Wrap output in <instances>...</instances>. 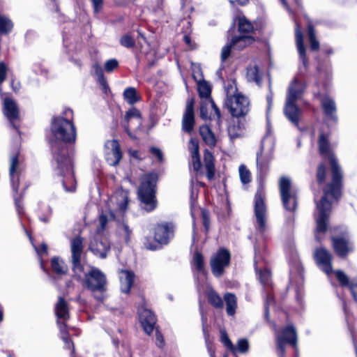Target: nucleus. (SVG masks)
Listing matches in <instances>:
<instances>
[{"label":"nucleus","instance_id":"1","mask_svg":"<svg viewBox=\"0 0 357 357\" xmlns=\"http://www.w3.org/2000/svg\"><path fill=\"white\" fill-rule=\"evenodd\" d=\"M73 120V112L70 108L65 109L61 115L53 117L52 135L49 139L53 174L59 178L66 192H74L77 187L73 160L67 146V144L75 142L76 139V129Z\"/></svg>","mask_w":357,"mask_h":357},{"label":"nucleus","instance_id":"2","mask_svg":"<svg viewBox=\"0 0 357 357\" xmlns=\"http://www.w3.org/2000/svg\"><path fill=\"white\" fill-rule=\"evenodd\" d=\"M320 154L328 160L333 174V181L324 190V196L319 203H317V231L324 233L327 229L328 219L331 208V202L329 198L337 200L341 195L342 174L336 158L334 156L326 136L321 134L319 139Z\"/></svg>","mask_w":357,"mask_h":357},{"label":"nucleus","instance_id":"3","mask_svg":"<svg viewBox=\"0 0 357 357\" xmlns=\"http://www.w3.org/2000/svg\"><path fill=\"white\" fill-rule=\"evenodd\" d=\"M296 43L299 54L300 59L302 61L303 67H300L299 73L291 81L287 93V98L294 100L301 99L305 91L306 83L303 77V70L307 68V59L305 56V48L303 44V33L301 27L296 24L295 29Z\"/></svg>","mask_w":357,"mask_h":357},{"label":"nucleus","instance_id":"4","mask_svg":"<svg viewBox=\"0 0 357 357\" xmlns=\"http://www.w3.org/2000/svg\"><path fill=\"white\" fill-rule=\"evenodd\" d=\"M157 178L155 174H145L142 177V183L138 190V197L141 202V206L147 212L153 211L157 206V200L155 195Z\"/></svg>","mask_w":357,"mask_h":357},{"label":"nucleus","instance_id":"5","mask_svg":"<svg viewBox=\"0 0 357 357\" xmlns=\"http://www.w3.org/2000/svg\"><path fill=\"white\" fill-rule=\"evenodd\" d=\"M71 262L73 271L77 279L82 282L84 288L89 289V273L84 271L82 264V255L83 251V241L80 237H76L71 240Z\"/></svg>","mask_w":357,"mask_h":357},{"label":"nucleus","instance_id":"6","mask_svg":"<svg viewBox=\"0 0 357 357\" xmlns=\"http://www.w3.org/2000/svg\"><path fill=\"white\" fill-rule=\"evenodd\" d=\"M199 96L203 99L200 106V116L203 119L217 118L219 123L221 118L220 109L211 98V87L205 80L199 81L197 84Z\"/></svg>","mask_w":357,"mask_h":357},{"label":"nucleus","instance_id":"7","mask_svg":"<svg viewBox=\"0 0 357 357\" xmlns=\"http://www.w3.org/2000/svg\"><path fill=\"white\" fill-rule=\"evenodd\" d=\"M225 105L233 116L239 117L248 112L250 101L245 96L238 91L236 86H231L227 91Z\"/></svg>","mask_w":357,"mask_h":357},{"label":"nucleus","instance_id":"8","mask_svg":"<svg viewBox=\"0 0 357 357\" xmlns=\"http://www.w3.org/2000/svg\"><path fill=\"white\" fill-rule=\"evenodd\" d=\"M55 314L56 322L60 330L61 337L65 343V348L71 350V357L74 355V344L68 337L66 321L69 319V310L68 303L62 297H59L55 305Z\"/></svg>","mask_w":357,"mask_h":357},{"label":"nucleus","instance_id":"9","mask_svg":"<svg viewBox=\"0 0 357 357\" xmlns=\"http://www.w3.org/2000/svg\"><path fill=\"white\" fill-rule=\"evenodd\" d=\"M279 189L284 208L290 212L294 211L298 205L297 190L292 185L291 180L282 176L279 181Z\"/></svg>","mask_w":357,"mask_h":357},{"label":"nucleus","instance_id":"10","mask_svg":"<svg viewBox=\"0 0 357 357\" xmlns=\"http://www.w3.org/2000/svg\"><path fill=\"white\" fill-rule=\"evenodd\" d=\"M102 302L107 297V280L98 268L91 267V297Z\"/></svg>","mask_w":357,"mask_h":357},{"label":"nucleus","instance_id":"11","mask_svg":"<svg viewBox=\"0 0 357 357\" xmlns=\"http://www.w3.org/2000/svg\"><path fill=\"white\" fill-rule=\"evenodd\" d=\"M255 228L264 233L267 228V209L264 202V193L262 190H259L255 197Z\"/></svg>","mask_w":357,"mask_h":357},{"label":"nucleus","instance_id":"12","mask_svg":"<svg viewBox=\"0 0 357 357\" xmlns=\"http://www.w3.org/2000/svg\"><path fill=\"white\" fill-rule=\"evenodd\" d=\"M3 113L6 119L8 121L10 127L15 129L17 133L18 137L20 138V110L16 102L10 97H3Z\"/></svg>","mask_w":357,"mask_h":357},{"label":"nucleus","instance_id":"13","mask_svg":"<svg viewBox=\"0 0 357 357\" xmlns=\"http://www.w3.org/2000/svg\"><path fill=\"white\" fill-rule=\"evenodd\" d=\"M276 340L279 357H284V345L287 343L293 346L297 355V335L296 328L293 326H288L281 331L278 332ZM296 357L298 356H296Z\"/></svg>","mask_w":357,"mask_h":357},{"label":"nucleus","instance_id":"14","mask_svg":"<svg viewBox=\"0 0 357 357\" xmlns=\"http://www.w3.org/2000/svg\"><path fill=\"white\" fill-rule=\"evenodd\" d=\"M230 261V253L228 250L220 248L214 253L210 259L211 271L215 277H220L225 269L229 266Z\"/></svg>","mask_w":357,"mask_h":357},{"label":"nucleus","instance_id":"15","mask_svg":"<svg viewBox=\"0 0 357 357\" xmlns=\"http://www.w3.org/2000/svg\"><path fill=\"white\" fill-rule=\"evenodd\" d=\"M105 155L107 162L111 166L117 165L122 158L123 153L116 139L107 140L105 144Z\"/></svg>","mask_w":357,"mask_h":357},{"label":"nucleus","instance_id":"16","mask_svg":"<svg viewBox=\"0 0 357 357\" xmlns=\"http://www.w3.org/2000/svg\"><path fill=\"white\" fill-rule=\"evenodd\" d=\"M192 270L197 280V288L199 292H202V287L206 284V271L205 270L204 257L202 255L197 252L192 258Z\"/></svg>","mask_w":357,"mask_h":357},{"label":"nucleus","instance_id":"17","mask_svg":"<svg viewBox=\"0 0 357 357\" xmlns=\"http://www.w3.org/2000/svg\"><path fill=\"white\" fill-rule=\"evenodd\" d=\"M21 168L19 162V153L16 152L10 157L9 176L13 190L17 193L21 177Z\"/></svg>","mask_w":357,"mask_h":357},{"label":"nucleus","instance_id":"18","mask_svg":"<svg viewBox=\"0 0 357 357\" xmlns=\"http://www.w3.org/2000/svg\"><path fill=\"white\" fill-rule=\"evenodd\" d=\"M174 227L171 223L158 224L154 231V239L161 245L167 244L174 237Z\"/></svg>","mask_w":357,"mask_h":357},{"label":"nucleus","instance_id":"19","mask_svg":"<svg viewBox=\"0 0 357 357\" xmlns=\"http://www.w3.org/2000/svg\"><path fill=\"white\" fill-rule=\"evenodd\" d=\"M314 259L318 266L328 275L333 272L331 265L332 256L331 253L324 248H317L314 254Z\"/></svg>","mask_w":357,"mask_h":357},{"label":"nucleus","instance_id":"20","mask_svg":"<svg viewBox=\"0 0 357 357\" xmlns=\"http://www.w3.org/2000/svg\"><path fill=\"white\" fill-rule=\"evenodd\" d=\"M138 314L142 326L144 331L149 335L153 331L156 322L155 315L151 310L144 307L138 309Z\"/></svg>","mask_w":357,"mask_h":357},{"label":"nucleus","instance_id":"21","mask_svg":"<svg viewBox=\"0 0 357 357\" xmlns=\"http://www.w3.org/2000/svg\"><path fill=\"white\" fill-rule=\"evenodd\" d=\"M195 126L194 100H188L186 103L185 111L182 119V129L183 131L190 133Z\"/></svg>","mask_w":357,"mask_h":357},{"label":"nucleus","instance_id":"22","mask_svg":"<svg viewBox=\"0 0 357 357\" xmlns=\"http://www.w3.org/2000/svg\"><path fill=\"white\" fill-rule=\"evenodd\" d=\"M296 100L286 98L284 112L287 118L295 126H298L301 109L296 105Z\"/></svg>","mask_w":357,"mask_h":357},{"label":"nucleus","instance_id":"23","mask_svg":"<svg viewBox=\"0 0 357 357\" xmlns=\"http://www.w3.org/2000/svg\"><path fill=\"white\" fill-rule=\"evenodd\" d=\"M128 203V192L124 190H119L109 199V206L114 210L123 212L127 208Z\"/></svg>","mask_w":357,"mask_h":357},{"label":"nucleus","instance_id":"24","mask_svg":"<svg viewBox=\"0 0 357 357\" xmlns=\"http://www.w3.org/2000/svg\"><path fill=\"white\" fill-rule=\"evenodd\" d=\"M66 29L65 27L63 31V43L68 54L70 55L71 53L79 52L82 49L83 45L76 40L73 33L68 34L66 30Z\"/></svg>","mask_w":357,"mask_h":357},{"label":"nucleus","instance_id":"25","mask_svg":"<svg viewBox=\"0 0 357 357\" xmlns=\"http://www.w3.org/2000/svg\"><path fill=\"white\" fill-rule=\"evenodd\" d=\"M121 292L128 294L133 285L135 274L132 271L121 269L119 272Z\"/></svg>","mask_w":357,"mask_h":357},{"label":"nucleus","instance_id":"26","mask_svg":"<svg viewBox=\"0 0 357 357\" xmlns=\"http://www.w3.org/2000/svg\"><path fill=\"white\" fill-rule=\"evenodd\" d=\"M109 250V243L106 237H101L100 240L96 239L91 244V251L100 258H105Z\"/></svg>","mask_w":357,"mask_h":357},{"label":"nucleus","instance_id":"27","mask_svg":"<svg viewBox=\"0 0 357 357\" xmlns=\"http://www.w3.org/2000/svg\"><path fill=\"white\" fill-rule=\"evenodd\" d=\"M335 275L342 287H348L354 300L357 302V279L349 280L348 276L342 271H337Z\"/></svg>","mask_w":357,"mask_h":357},{"label":"nucleus","instance_id":"28","mask_svg":"<svg viewBox=\"0 0 357 357\" xmlns=\"http://www.w3.org/2000/svg\"><path fill=\"white\" fill-rule=\"evenodd\" d=\"M333 245L335 252L342 257L346 256L353 250L349 241L346 238H333Z\"/></svg>","mask_w":357,"mask_h":357},{"label":"nucleus","instance_id":"29","mask_svg":"<svg viewBox=\"0 0 357 357\" xmlns=\"http://www.w3.org/2000/svg\"><path fill=\"white\" fill-rule=\"evenodd\" d=\"M135 121L137 124L139 126L141 124V114L139 111L132 107V109H129L126 115H125V122L123 124V127L126 130V132L130 136L132 137L130 132V123L132 121Z\"/></svg>","mask_w":357,"mask_h":357},{"label":"nucleus","instance_id":"30","mask_svg":"<svg viewBox=\"0 0 357 357\" xmlns=\"http://www.w3.org/2000/svg\"><path fill=\"white\" fill-rule=\"evenodd\" d=\"M189 150L191 153L192 165L195 171L201 167L200 158L199 153V142L196 139H191L189 143Z\"/></svg>","mask_w":357,"mask_h":357},{"label":"nucleus","instance_id":"31","mask_svg":"<svg viewBox=\"0 0 357 357\" xmlns=\"http://www.w3.org/2000/svg\"><path fill=\"white\" fill-rule=\"evenodd\" d=\"M321 105L327 117L336 121V106L334 100L328 96H325L321 99Z\"/></svg>","mask_w":357,"mask_h":357},{"label":"nucleus","instance_id":"32","mask_svg":"<svg viewBox=\"0 0 357 357\" xmlns=\"http://www.w3.org/2000/svg\"><path fill=\"white\" fill-rule=\"evenodd\" d=\"M26 233L34 248V250H36V253H37V255H38V260L40 261V268L43 269V271L47 273L48 271L45 268V261L43 259V257L44 256H47V246L45 243H43L40 244V247L38 248L34 243H33V238L31 237V236L29 234V232L26 230Z\"/></svg>","mask_w":357,"mask_h":357},{"label":"nucleus","instance_id":"33","mask_svg":"<svg viewBox=\"0 0 357 357\" xmlns=\"http://www.w3.org/2000/svg\"><path fill=\"white\" fill-rule=\"evenodd\" d=\"M199 134L203 141L210 147L215 146L216 144V138L213 132L211 131L210 128L204 125L199 128Z\"/></svg>","mask_w":357,"mask_h":357},{"label":"nucleus","instance_id":"34","mask_svg":"<svg viewBox=\"0 0 357 357\" xmlns=\"http://www.w3.org/2000/svg\"><path fill=\"white\" fill-rule=\"evenodd\" d=\"M262 74L255 63L250 64L247 68L246 78L248 82L259 84L261 80Z\"/></svg>","mask_w":357,"mask_h":357},{"label":"nucleus","instance_id":"35","mask_svg":"<svg viewBox=\"0 0 357 357\" xmlns=\"http://www.w3.org/2000/svg\"><path fill=\"white\" fill-rule=\"evenodd\" d=\"M52 269L56 275H66L68 268L66 263L59 257H54L51 259Z\"/></svg>","mask_w":357,"mask_h":357},{"label":"nucleus","instance_id":"36","mask_svg":"<svg viewBox=\"0 0 357 357\" xmlns=\"http://www.w3.org/2000/svg\"><path fill=\"white\" fill-rule=\"evenodd\" d=\"M254 41L252 37L249 35H241L232 38L231 43L233 49L241 50Z\"/></svg>","mask_w":357,"mask_h":357},{"label":"nucleus","instance_id":"37","mask_svg":"<svg viewBox=\"0 0 357 357\" xmlns=\"http://www.w3.org/2000/svg\"><path fill=\"white\" fill-rule=\"evenodd\" d=\"M224 300L226 303V312L229 316H234L237 308V298L236 296L231 293H227L224 295Z\"/></svg>","mask_w":357,"mask_h":357},{"label":"nucleus","instance_id":"38","mask_svg":"<svg viewBox=\"0 0 357 357\" xmlns=\"http://www.w3.org/2000/svg\"><path fill=\"white\" fill-rule=\"evenodd\" d=\"M206 296L208 302L216 308H222L223 302L221 297L209 286L207 285Z\"/></svg>","mask_w":357,"mask_h":357},{"label":"nucleus","instance_id":"39","mask_svg":"<svg viewBox=\"0 0 357 357\" xmlns=\"http://www.w3.org/2000/svg\"><path fill=\"white\" fill-rule=\"evenodd\" d=\"M93 69L94 77H96L100 86L102 87V91L105 93H107L109 89V86L107 83V80L104 77L103 70L102 67L98 64H95L93 66Z\"/></svg>","mask_w":357,"mask_h":357},{"label":"nucleus","instance_id":"40","mask_svg":"<svg viewBox=\"0 0 357 357\" xmlns=\"http://www.w3.org/2000/svg\"><path fill=\"white\" fill-rule=\"evenodd\" d=\"M228 134L231 139H234L243 135V129L238 120H233L228 126Z\"/></svg>","mask_w":357,"mask_h":357},{"label":"nucleus","instance_id":"41","mask_svg":"<svg viewBox=\"0 0 357 357\" xmlns=\"http://www.w3.org/2000/svg\"><path fill=\"white\" fill-rule=\"evenodd\" d=\"M213 156L211 152L206 151L204 152V164L207 170V177L212 179L215 174V167L213 162Z\"/></svg>","mask_w":357,"mask_h":357},{"label":"nucleus","instance_id":"42","mask_svg":"<svg viewBox=\"0 0 357 357\" xmlns=\"http://www.w3.org/2000/svg\"><path fill=\"white\" fill-rule=\"evenodd\" d=\"M13 28L12 20L7 16L0 14V34H8Z\"/></svg>","mask_w":357,"mask_h":357},{"label":"nucleus","instance_id":"43","mask_svg":"<svg viewBox=\"0 0 357 357\" xmlns=\"http://www.w3.org/2000/svg\"><path fill=\"white\" fill-rule=\"evenodd\" d=\"M124 99L130 105H134L139 100L136 89L133 87H128L123 92Z\"/></svg>","mask_w":357,"mask_h":357},{"label":"nucleus","instance_id":"44","mask_svg":"<svg viewBox=\"0 0 357 357\" xmlns=\"http://www.w3.org/2000/svg\"><path fill=\"white\" fill-rule=\"evenodd\" d=\"M249 350V342L248 340L245 338H241L239 339L236 344L234 345V349L231 350L233 353H241V354H245Z\"/></svg>","mask_w":357,"mask_h":357},{"label":"nucleus","instance_id":"45","mask_svg":"<svg viewBox=\"0 0 357 357\" xmlns=\"http://www.w3.org/2000/svg\"><path fill=\"white\" fill-rule=\"evenodd\" d=\"M253 29L252 25L245 18L241 17L238 20V31L242 35L248 34Z\"/></svg>","mask_w":357,"mask_h":357},{"label":"nucleus","instance_id":"46","mask_svg":"<svg viewBox=\"0 0 357 357\" xmlns=\"http://www.w3.org/2000/svg\"><path fill=\"white\" fill-rule=\"evenodd\" d=\"M239 176L243 184H247L251 181V174L247 167L241 165L238 168Z\"/></svg>","mask_w":357,"mask_h":357},{"label":"nucleus","instance_id":"47","mask_svg":"<svg viewBox=\"0 0 357 357\" xmlns=\"http://www.w3.org/2000/svg\"><path fill=\"white\" fill-rule=\"evenodd\" d=\"M118 232L121 237L126 243H128L130 241L132 231L130 229L129 227L126 224L122 223L119 225L118 227Z\"/></svg>","mask_w":357,"mask_h":357},{"label":"nucleus","instance_id":"48","mask_svg":"<svg viewBox=\"0 0 357 357\" xmlns=\"http://www.w3.org/2000/svg\"><path fill=\"white\" fill-rule=\"evenodd\" d=\"M259 278L261 283L264 285L271 284V272L265 268L258 271Z\"/></svg>","mask_w":357,"mask_h":357},{"label":"nucleus","instance_id":"49","mask_svg":"<svg viewBox=\"0 0 357 357\" xmlns=\"http://www.w3.org/2000/svg\"><path fill=\"white\" fill-rule=\"evenodd\" d=\"M308 35L310 43V48L312 50H317L319 47V43L315 38L313 28L311 25H308Z\"/></svg>","mask_w":357,"mask_h":357},{"label":"nucleus","instance_id":"50","mask_svg":"<svg viewBox=\"0 0 357 357\" xmlns=\"http://www.w3.org/2000/svg\"><path fill=\"white\" fill-rule=\"evenodd\" d=\"M33 71L37 75L46 76L47 75V69L40 61H37L33 63Z\"/></svg>","mask_w":357,"mask_h":357},{"label":"nucleus","instance_id":"51","mask_svg":"<svg viewBox=\"0 0 357 357\" xmlns=\"http://www.w3.org/2000/svg\"><path fill=\"white\" fill-rule=\"evenodd\" d=\"M220 341L229 351L234 349V345L232 344L225 330L220 331Z\"/></svg>","mask_w":357,"mask_h":357},{"label":"nucleus","instance_id":"52","mask_svg":"<svg viewBox=\"0 0 357 357\" xmlns=\"http://www.w3.org/2000/svg\"><path fill=\"white\" fill-rule=\"evenodd\" d=\"M120 43L122 46L127 48L132 47L135 45V41L133 38L129 35H125L122 36L120 39Z\"/></svg>","mask_w":357,"mask_h":357},{"label":"nucleus","instance_id":"53","mask_svg":"<svg viewBox=\"0 0 357 357\" xmlns=\"http://www.w3.org/2000/svg\"><path fill=\"white\" fill-rule=\"evenodd\" d=\"M119 66V62L116 59H112L107 61L105 63V69L107 73H112Z\"/></svg>","mask_w":357,"mask_h":357},{"label":"nucleus","instance_id":"54","mask_svg":"<svg viewBox=\"0 0 357 357\" xmlns=\"http://www.w3.org/2000/svg\"><path fill=\"white\" fill-rule=\"evenodd\" d=\"M201 314H202V322H203V331H204V335H205L206 343V345H207V348H208V351L210 357H215V350L213 349L212 346L209 345V343H208V339H207V337H206V331H205L204 324H205L206 320L204 318V316L202 312H201Z\"/></svg>","mask_w":357,"mask_h":357},{"label":"nucleus","instance_id":"55","mask_svg":"<svg viewBox=\"0 0 357 357\" xmlns=\"http://www.w3.org/2000/svg\"><path fill=\"white\" fill-rule=\"evenodd\" d=\"M91 1L92 2L93 13L98 15L103 8V0H91Z\"/></svg>","mask_w":357,"mask_h":357},{"label":"nucleus","instance_id":"56","mask_svg":"<svg viewBox=\"0 0 357 357\" xmlns=\"http://www.w3.org/2000/svg\"><path fill=\"white\" fill-rule=\"evenodd\" d=\"M231 49H233L231 43H230L229 45H226L222 47L221 52L222 61H225L230 56Z\"/></svg>","mask_w":357,"mask_h":357},{"label":"nucleus","instance_id":"57","mask_svg":"<svg viewBox=\"0 0 357 357\" xmlns=\"http://www.w3.org/2000/svg\"><path fill=\"white\" fill-rule=\"evenodd\" d=\"M326 176V167L323 164L319 165L317 169V178L319 183L324 182Z\"/></svg>","mask_w":357,"mask_h":357},{"label":"nucleus","instance_id":"58","mask_svg":"<svg viewBox=\"0 0 357 357\" xmlns=\"http://www.w3.org/2000/svg\"><path fill=\"white\" fill-rule=\"evenodd\" d=\"M15 205L17 210V212L19 215H22L24 213V208L22 206V199L21 197H17L15 195L14 197Z\"/></svg>","mask_w":357,"mask_h":357},{"label":"nucleus","instance_id":"59","mask_svg":"<svg viewBox=\"0 0 357 357\" xmlns=\"http://www.w3.org/2000/svg\"><path fill=\"white\" fill-rule=\"evenodd\" d=\"M45 215H40L39 219L40 221L47 223L50 221V218L52 214V209L49 206H45Z\"/></svg>","mask_w":357,"mask_h":357},{"label":"nucleus","instance_id":"60","mask_svg":"<svg viewBox=\"0 0 357 357\" xmlns=\"http://www.w3.org/2000/svg\"><path fill=\"white\" fill-rule=\"evenodd\" d=\"M197 198V193H195L193 189H191V195H190V204H191V215L193 219V221L195 218V208H194V202Z\"/></svg>","mask_w":357,"mask_h":357},{"label":"nucleus","instance_id":"61","mask_svg":"<svg viewBox=\"0 0 357 357\" xmlns=\"http://www.w3.org/2000/svg\"><path fill=\"white\" fill-rule=\"evenodd\" d=\"M202 216L203 220V225L205 227V229L208 231L209 228L208 213L206 210L202 209Z\"/></svg>","mask_w":357,"mask_h":357},{"label":"nucleus","instance_id":"62","mask_svg":"<svg viewBox=\"0 0 357 357\" xmlns=\"http://www.w3.org/2000/svg\"><path fill=\"white\" fill-rule=\"evenodd\" d=\"M108 222V218L105 215H101L99 218V226L98 232L102 231Z\"/></svg>","mask_w":357,"mask_h":357},{"label":"nucleus","instance_id":"63","mask_svg":"<svg viewBox=\"0 0 357 357\" xmlns=\"http://www.w3.org/2000/svg\"><path fill=\"white\" fill-rule=\"evenodd\" d=\"M150 151L151 152L152 154H153L157 158L158 161H160V162L162 161L163 155L159 149L152 147V148H151Z\"/></svg>","mask_w":357,"mask_h":357},{"label":"nucleus","instance_id":"64","mask_svg":"<svg viewBox=\"0 0 357 357\" xmlns=\"http://www.w3.org/2000/svg\"><path fill=\"white\" fill-rule=\"evenodd\" d=\"M273 303V298L271 295L268 294L267 296L266 300L265 301V311H266V316L268 315V310L270 305H271Z\"/></svg>","mask_w":357,"mask_h":357}]
</instances>
